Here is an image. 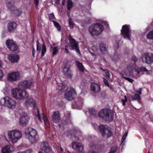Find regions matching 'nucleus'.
I'll return each mask as SVG.
<instances>
[{"mask_svg":"<svg viewBox=\"0 0 153 153\" xmlns=\"http://www.w3.org/2000/svg\"><path fill=\"white\" fill-rule=\"evenodd\" d=\"M32 82L31 80H25L20 82L18 85L19 88H15L12 89L11 94L13 97L16 99L22 100L28 97V93L25 90H22L19 88L24 89L30 88L31 87Z\"/></svg>","mask_w":153,"mask_h":153,"instance_id":"1","label":"nucleus"},{"mask_svg":"<svg viewBox=\"0 0 153 153\" xmlns=\"http://www.w3.org/2000/svg\"><path fill=\"white\" fill-rule=\"evenodd\" d=\"M99 117L106 121H112L114 118L112 111L109 109L104 108L102 109L98 113Z\"/></svg>","mask_w":153,"mask_h":153,"instance_id":"2","label":"nucleus"},{"mask_svg":"<svg viewBox=\"0 0 153 153\" xmlns=\"http://www.w3.org/2000/svg\"><path fill=\"white\" fill-rule=\"evenodd\" d=\"M104 27L102 25L97 23L89 27L88 31L92 36H98L101 33Z\"/></svg>","mask_w":153,"mask_h":153,"instance_id":"3","label":"nucleus"},{"mask_svg":"<svg viewBox=\"0 0 153 153\" xmlns=\"http://www.w3.org/2000/svg\"><path fill=\"white\" fill-rule=\"evenodd\" d=\"M69 40L71 44L70 45H65V51L66 53H68L69 51L68 48V47H71L69 49L70 50H75V51L78 53H80V51L79 50V45L76 43V40L73 39L72 37L69 35L68 36Z\"/></svg>","mask_w":153,"mask_h":153,"instance_id":"4","label":"nucleus"},{"mask_svg":"<svg viewBox=\"0 0 153 153\" xmlns=\"http://www.w3.org/2000/svg\"><path fill=\"white\" fill-rule=\"evenodd\" d=\"M25 133L31 143H36L37 142L36 136L37 132L36 130L31 127H28L25 129Z\"/></svg>","mask_w":153,"mask_h":153,"instance_id":"5","label":"nucleus"},{"mask_svg":"<svg viewBox=\"0 0 153 153\" xmlns=\"http://www.w3.org/2000/svg\"><path fill=\"white\" fill-rule=\"evenodd\" d=\"M8 136L10 140L12 143H15L22 137V134L21 131L17 129L9 131Z\"/></svg>","mask_w":153,"mask_h":153,"instance_id":"6","label":"nucleus"},{"mask_svg":"<svg viewBox=\"0 0 153 153\" xmlns=\"http://www.w3.org/2000/svg\"><path fill=\"white\" fill-rule=\"evenodd\" d=\"M76 96V93L74 89L70 88L66 91L65 94V97L69 100L74 99Z\"/></svg>","mask_w":153,"mask_h":153,"instance_id":"7","label":"nucleus"},{"mask_svg":"<svg viewBox=\"0 0 153 153\" xmlns=\"http://www.w3.org/2000/svg\"><path fill=\"white\" fill-rule=\"evenodd\" d=\"M5 45L10 51L15 53L18 52L19 50L18 46L14 43L13 40L8 39L6 41Z\"/></svg>","mask_w":153,"mask_h":153,"instance_id":"8","label":"nucleus"},{"mask_svg":"<svg viewBox=\"0 0 153 153\" xmlns=\"http://www.w3.org/2000/svg\"><path fill=\"white\" fill-rule=\"evenodd\" d=\"M131 30L128 26L127 25H123L121 30V33L124 38H127L131 40Z\"/></svg>","mask_w":153,"mask_h":153,"instance_id":"9","label":"nucleus"},{"mask_svg":"<svg viewBox=\"0 0 153 153\" xmlns=\"http://www.w3.org/2000/svg\"><path fill=\"white\" fill-rule=\"evenodd\" d=\"M99 131L103 137H106L108 138L112 135V133L111 131L108 128L105 127L104 125H100L99 126Z\"/></svg>","mask_w":153,"mask_h":153,"instance_id":"10","label":"nucleus"},{"mask_svg":"<svg viewBox=\"0 0 153 153\" xmlns=\"http://www.w3.org/2000/svg\"><path fill=\"white\" fill-rule=\"evenodd\" d=\"M142 61L143 63L151 64L153 63V54L144 53L143 55Z\"/></svg>","mask_w":153,"mask_h":153,"instance_id":"11","label":"nucleus"},{"mask_svg":"<svg viewBox=\"0 0 153 153\" xmlns=\"http://www.w3.org/2000/svg\"><path fill=\"white\" fill-rule=\"evenodd\" d=\"M4 99V104L9 108L13 109L16 106V102L11 98L8 97H5Z\"/></svg>","mask_w":153,"mask_h":153,"instance_id":"12","label":"nucleus"},{"mask_svg":"<svg viewBox=\"0 0 153 153\" xmlns=\"http://www.w3.org/2000/svg\"><path fill=\"white\" fill-rule=\"evenodd\" d=\"M20 75L17 72H14L8 74L7 80L10 82H14L17 81L19 78Z\"/></svg>","mask_w":153,"mask_h":153,"instance_id":"13","label":"nucleus"},{"mask_svg":"<svg viewBox=\"0 0 153 153\" xmlns=\"http://www.w3.org/2000/svg\"><path fill=\"white\" fill-rule=\"evenodd\" d=\"M70 69V66L67 64L64 65L62 69V71L64 75L67 78L71 79L72 77L71 71Z\"/></svg>","mask_w":153,"mask_h":153,"instance_id":"14","label":"nucleus"},{"mask_svg":"<svg viewBox=\"0 0 153 153\" xmlns=\"http://www.w3.org/2000/svg\"><path fill=\"white\" fill-rule=\"evenodd\" d=\"M36 114L38 119L40 121H41L43 119L46 126H47L49 125V122L48 118L44 114L41 113L40 114L39 111L38 109H37Z\"/></svg>","mask_w":153,"mask_h":153,"instance_id":"15","label":"nucleus"},{"mask_svg":"<svg viewBox=\"0 0 153 153\" xmlns=\"http://www.w3.org/2000/svg\"><path fill=\"white\" fill-rule=\"evenodd\" d=\"M72 148L77 150L78 152L82 153L84 150L83 146L80 143L74 142L72 143Z\"/></svg>","mask_w":153,"mask_h":153,"instance_id":"16","label":"nucleus"},{"mask_svg":"<svg viewBox=\"0 0 153 153\" xmlns=\"http://www.w3.org/2000/svg\"><path fill=\"white\" fill-rule=\"evenodd\" d=\"M36 102L32 97H29L27 99L25 102L26 107H33L34 108L36 107Z\"/></svg>","mask_w":153,"mask_h":153,"instance_id":"17","label":"nucleus"},{"mask_svg":"<svg viewBox=\"0 0 153 153\" xmlns=\"http://www.w3.org/2000/svg\"><path fill=\"white\" fill-rule=\"evenodd\" d=\"M29 119V117L27 115H23L19 119V124L21 126H25L28 124Z\"/></svg>","mask_w":153,"mask_h":153,"instance_id":"18","label":"nucleus"},{"mask_svg":"<svg viewBox=\"0 0 153 153\" xmlns=\"http://www.w3.org/2000/svg\"><path fill=\"white\" fill-rule=\"evenodd\" d=\"M51 118L54 123H59L61 120L59 111H54L52 115Z\"/></svg>","mask_w":153,"mask_h":153,"instance_id":"19","label":"nucleus"},{"mask_svg":"<svg viewBox=\"0 0 153 153\" xmlns=\"http://www.w3.org/2000/svg\"><path fill=\"white\" fill-rule=\"evenodd\" d=\"M6 6L8 9L12 11L14 10L15 9V7L14 6L15 1L14 0H6Z\"/></svg>","mask_w":153,"mask_h":153,"instance_id":"20","label":"nucleus"},{"mask_svg":"<svg viewBox=\"0 0 153 153\" xmlns=\"http://www.w3.org/2000/svg\"><path fill=\"white\" fill-rule=\"evenodd\" d=\"M17 25L15 22H10L7 25V30L9 32H13L16 29Z\"/></svg>","mask_w":153,"mask_h":153,"instance_id":"21","label":"nucleus"},{"mask_svg":"<svg viewBox=\"0 0 153 153\" xmlns=\"http://www.w3.org/2000/svg\"><path fill=\"white\" fill-rule=\"evenodd\" d=\"M91 90L94 92L98 93L100 91V85L95 83H91Z\"/></svg>","mask_w":153,"mask_h":153,"instance_id":"22","label":"nucleus"},{"mask_svg":"<svg viewBox=\"0 0 153 153\" xmlns=\"http://www.w3.org/2000/svg\"><path fill=\"white\" fill-rule=\"evenodd\" d=\"M14 150V148L13 146L8 145L5 146L2 149V153H11Z\"/></svg>","mask_w":153,"mask_h":153,"instance_id":"23","label":"nucleus"},{"mask_svg":"<svg viewBox=\"0 0 153 153\" xmlns=\"http://www.w3.org/2000/svg\"><path fill=\"white\" fill-rule=\"evenodd\" d=\"M99 48L101 53L103 54H105L108 53V49L106 48L105 44L102 43H100Z\"/></svg>","mask_w":153,"mask_h":153,"instance_id":"24","label":"nucleus"},{"mask_svg":"<svg viewBox=\"0 0 153 153\" xmlns=\"http://www.w3.org/2000/svg\"><path fill=\"white\" fill-rule=\"evenodd\" d=\"M8 59L12 62H17L19 59V56L18 55L10 54L8 55Z\"/></svg>","mask_w":153,"mask_h":153,"instance_id":"25","label":"nucleus"},{"mask_svg":"<svg viewBox=\"0 0 153 153\" xmlns=\"http://www.w3.org/2000/svg\"><path fill=\"white\" fill-rule=\"evenodd\" d=\"M77 130L76 129H74L71 130L69 131L68 132V137L70 136V137L73 138L74 137H75V134H76Z\"/></svg>","mask_w":153,"mask_h":153,"instance_id":"26","label":"nucleus"},{"mask_svg":"<svg viewBox=\"0 0 153 153\" xmlns=\"http://www.w3.org/2000/svg\"><path fill=\"white\" fill-rule=\"evenodd\" d=\"M71 114L69 113H68L67 114V117L65 120L63 121L62 123L63 124L67 125L71 123V121L70 118Z\"/></svg>","mask_w":153,"mask_h":153,"instance_id":"27","label":"nucleus"},{"mask_svg":"<svg viewBox=\"0 0 153 153\" xmlns=\"http://www.w3.org/2000/svg\"><path fill=\"white\" fill-rule=\"evenodd\" d=\"M76 63L77 67L79 70L81 72H83L85 70V68L82 63L79 61H76Z\"/></svg>","mask_w":153,"mask_h":153,"instance_id":"28","label":"nucleus"},{"mask_svg":"<svg viewBox=\"0 0 153 153\" xmlns=\"http://www.w3.org/2000/svg\"><path fill=\"white\" fill-rule=\"evenodd\" d=\"M90 115L96 117H97V111L94 108H90L88 109Z\"/></svg>","mask_w":153,"mask_h":153,"instance_id":"29","label":"nucleus"},{"mask_svg":"<svg viewBox=\"0 0 153 153\" xmlns=\"http://www.w3.org/2000/svg\"><path fill=\"white\" fill-rule=\"evenodd\" d=\"M83 102L84 100L82 98L79 97L78 101L76 102V104L78 107L82 108L83 105Z\"/></svg>","mask_w":153,"mask_h":153,"instance_id":"30","label":"nucleus"},{"mask_svg":"<svg viewBox=\"0 0 153 153\" xmlns=\"http://www.w3.org/2000/svg\"><path fill=\"white\" fill-rule=\"evenodd\" d=\"M67 8L70 11L73 6V2L72 0H67Z\"/></svg>","mask_w":153,"mask_h":153,"instance_id":"31","label":"nucleus"},{"mask_svg":"<svg viewBox=\"0 0 153 153\" xmlns=\"http://www.w3.org/2000/svg\"><path fill=\"white\" fill-rule=\"evenodd\" d=\"M12 11L13 12L14 14L16 16H20L22 12L21 9H16V7L15 9L14 10Z\"/></svg>","mask_w":153,"mask_h":153,"instance_id":"32","label":"nucleus"},{"mask_svg":"<svg viewBox=\"0 0 153 153\" xmlns=\"http://www.w3.org/2000/svg\"><path fill=\"white\" fill-rule=\"evenodd\" d=\"M46 48L44 43H43L42 46V49L41 51V57H43L45 55L46 51Z\"/></svg>","mask_w":153,"mask_h":153,"instance_id":"33","label":"nucleus"},{"mask_svg":"<svg viewBox=\"0 0 153 153\" xmlns=\"http://www.w3.org/2000/svg\"><path fill=\"white\" fill-rule=\"evenodd\" d=\"M117 149L118 147L117 145L113 146L111 147L108 153H115L117 151Z\"/></svg>","mask_w":153,"mask_h":153,"instance_id":"34","label":"nucleus"},{"mask_svg":"<svg viewBox=\"0 0 153 153\" xmlns=\"http://www.w3.org/2000/svg\"><path fill=\"white\" fill-rule=\"evenodd\" d=\"M146 38L149 39H153V30L150 31L147 34Z\"/></svg>","mask_w":153,"mask_h":153,"instance_id":"35","label":"nucleus"},{"mask_svg":"<svg viewBox=\"0 0 153 153\" xmlns=\"http://www.w3.org/2000/svg\"><path fill=\"white\" fill-rule=\"evenodd\" d=\"M36 50L38 52V53H39L41 51V45L39 40H37L36 42Z\"/></svg>","mask_w":153,"mask_h":153,"instance_id":"36","label":"nucleus"},{"mask_svg":"<svg viewBox=\"0 0 153 153\" xmlns=\"http://www.w3.org/2000/svg\"><path fill=\"white\" fill-rule=\"evenodd\" d=\"M127 134L128 132H126L125 133L122 137L121 141V145H122L123 146L125 145L124 141L127 136Z\"/></svg>","mask_w":153,"mask_h":153,"instance_id":"37","label":"nucleus"},{"mask_svg":"<svg viewBox=\"0 0 153 153\" xmlns=\"http://www.w3.org/2000/svg\"><path fill=\"white\" fill-rule=\"evenodd\" d=\"M51 47L53 51V53L52 54L53 56L55 55L58 52V47H53L51 45Z\"/></svg>","mask_w":153,"mask_h":153,"instance_id":"38","label":"nucleus"},{"mask_svg":"<svg viewBox=\"0 0 153 153\" xmlns=\"http://www.w3.org/2000/svg\"><path fill=\"white\" fill-rule=\"evenodd\" d=\"M53 22L54 23V25L56 27L57 30L59 31H60L61 30V27L59 23L54 21H53Z\"/></svg>","mask_w":153,"mask_h":153,"instance_id":"39","label":"nucleus"},{"mask_svg":"<svg viewBox=\"0 0 153 153\" xmlns=\"http://www.w3.org/2000/svg\"><path fill=\"white\" fill-rule=\"evenodd\" d=\"M131 98L133 100H135L136 99L140 100V95L138 94H135L134 95V97H132Z\"/></svg>","mask_w":153,"mask_h":153,"instance_id":"40","label":"nucleus"},{"mask_svg":"<svg viewBox=\"0 0 153 153\" xmlns=\"http://www.w3.org/2000/svg\"><path fill=\"white\" fill-rule=\"evenodd\" d=\"M68 23L70 28L71 29L73 28L74 27V24L71 18L69 19Z\"/></svg>","mask_w":153,"mask_h":153,"instance_id":"41","label":"nucleus"},{"mask_svg":"<svg viewBox=\"0 0 153 153\" xmlns=\"http://www.w3.org/2000/svg\"><path fill=\"white\" fill-rule=\"evenodd\" d=\"M49 18L50 21L52 19H54L55 18L53 13H51L49 16Z\"/></svg>","mask_w":153,"mask_h":153,"instance_id":"42","label":"nucleus"},{"mask_svg":"<svg viewBox=\"0 0 153 153\" xmlns=\"http://www.w3.org/2000/svg\"><path fill=\"white\" fill-rule=\"evenodd\" d=\"M125 99H122L121 101L123 102V106H124L126 105V102H127V97L126 96H124Z\"/></svg>","mask_w":153,"mask_h":153,"instance_id":"43","label":"nucleus"},{"mask_svg":"<svg viewBox=\"0 0 153 153\" xmlns=\"http://www.w3.org/2000/svg\"><path fill=\"white\" fill-rule=\"evenodd\" d=\"M123 78L125 79L126 80H127L128 81H129L131 83H132L134 81V80L133 79H131L129 78H128L126 77H124L123 76Z\"/></svg>","mask_w":153,"mask_h":153,"instance_id":"44","label":"nucleus"},{"mask_svg":"<svg viewBox=\"0 0 153 153\" xmlns=\"http://www.w3.org/2000/svg\"><path fill=\"white\" fill-rule=\"evenodd\" d=\"M103 82L105 85L107 86H109V84L108 83V80L105 78H103Z\"/></svg>","mask_w":153,"mask_h":153,"instance_id":"45","label":"nucleus"},{"mask_svg":"<svg viewBox=\"0 0 153 153\" xmlns=\"http://www.w3.org/2000/svg\"><path fill=\"white\" fill-rule=\"evenodd\" d=\"M132 60L134 62H136L137 60V57L135 56H132Z\"/></svg>","mask_w":153,"mask_h":153,"instance_id":"46","label":"nucleus"},{"mask_svg":"<svg viewBox=\"0 0 153 153\" xmlns=\"http://www.w3.org/2000/svg\"><path fill=\"white\" fill-rule=\"evenodd\" d=\"M36 52V50L34 47L33 46L32 47V56L34 57Z\"/></svg>","mask_w":153,"mask_h":153,"instance_id":"47","label":"nucleus"},{"mask_svg":"<svg viewBox=\"0 0 153 153\" xmlns=\"http://www.w3.org/2000/svg\"><path fill=\"white\" fill-rule=\"evenodd\" d=\"M140 70L142 71L148 72V70L146 68L142 67L140 68Z\"/></svg>","mask_w":153,"mask_h":153,"instance_id":"48","label":"nucleus"},{"mask_svg":"<svg viewBox=\"0 0 153 153\" xmlns=\"http://www.w3.org/2000/svg\"><path fill=\"white\" fill-rule=\"evenodd\" d=\"M105 75L107 76V78H108L110 77L111 74L109 72L107 71L105 72Z\"/></svg>","mask_w":153,"mask_h":153,"instance_id":"49","label":"nucleus"},{"mask_svg":"<svg viewBox=\"0 0 153 153\" xmlns=\"http://www.w3.org/2000/svg\"><path fill=\"white\" fill-rule=\"evenodd\" d=\"M4 76V74L2 71L0 69V79L2 78Z\"/></svg>","mask_w":153,"mask_h":153,"instance_id":"50","label":"nucleus"},{"mask_svg":"<svg viewBox=\"0 0 153 153\" xmlns=\"http://www.w3.org/2000/svg\"><path fill=\"white\" fill-rule=\"evenodd\" d=\"M34 4L36 6H38L39 5V0H34Z\"/></svg>","mask_w":153,"mask_h":153,"instance_id":"51","label":"nucleus"},{"mask_svg":"<svg viewBox=\"0 0 153 153\" xmlns=\"http://www.w3.org/2000/svg\"><path fill=\"white\" fill-rule=\"evenodd\" d=\"M32 150L31 149H27L26 151H25V153H31V152H32Z\"/></svg>","mask_w":153,"mask_h":153,"instance_id":"52","label":"nucleus"},{"mask_svg":"<svg viewBox=\"0 0 153 153\" xmlns=\"http://www.w3.org/2000/svg\"><path fill=\"white\" fill-rule=\"evenodd\" d=\"M60 0H55V3L57 5H59L60 4Z\"/></svg>","mask_w":153,"mask_h":153,"instance_id":"53","label":"nucleus"},{"mask_svg":"<svg viewBox=\"0 0 153 153\" xmlns=\"http://www.w3.org/2000/svg\"><path fill=\"white\" fill-rule=\"evenodd\" d=\"M137 92L138 93V94H142V88H139V90L137 91Z\"/></svg>","mask_w":153,"mask_h":153,"instance_id":"54","label":"nucleus"},{"mask_svg":"<svg viewBox=\"0 0 153 153\" xmlns=\"http://www.w3.org/2000/svg\"><path fill=\"white\" fill-rule=\"evenodd\" d=\"M115 43L117 45V48L118 49L119 48V42L117 40H116Z\"/></svg>","mask_w":153,"mask_h":153,"instance_id":"55","label":"nucleus"},{"mask_svg":"<svg viewBox=\"0 0 153 153\" xmlns=\"http://www.w3.org/2000/svg\"><path fill=\"white\" fill-rule=\"evenodd\" d=\"M107 86L112 91L114 90V88L111 85H109V86Z\"/></svg>","mask_w":153,"mask_h":153,"instance_id":"56","label":"nucleus"},{"mask_svg":"<svg viewBox=\"0 0 153 153\" xmlns=\"http://www.w3.org/2000/svg\"><path fill=\"white\" fill-rule=\"evenodd\" d=\"M60 153H65V152H64L63 151V149L61 147H60Z\"/></svg>","mask_w":153,"mask_h":153,"instance_id":"57","label":"nucleus"},{"mask_svg":"<svg viewBox=\"0 0 153 153\" xmlns=\"http://www.w3.org/2000/svg\"><path fill=\"white\" fill-rule=\"evenodd\" d=\"M118 57H117V58H114V57H113L112 58V60H114V61H116L118 59Z\"/></svg>","mask_w":153,"mask_h":153,"instance_id":"58","label":"nucleus"},{"mask_svg":"<svg viewBox=\"0 0 153 153\" xmlns=\"http://www.w3.org/2000/svg\"><path fill=\"white\" fill-rule=\"evenodd\" d=\"M65 0H62V5H64L65 4Z\"/></svg>","mask_w":153,"mask_h":153,"instance_id":"59","label":"nucleus"},{"mask_svg":"<svg viewBox=\"0 0 153 153\" xmlns=\"http://www.w3.org/2000/svg\"><path fill=\"white\" fill-rule=\"evenodd\" d=\"M104 23L105 25H107L108 26V25L106 22H104Z\"/></svg>","mask_w":153,"mask_h":153,"instance_id":"60","label":"nucleus"},{"mask_svg":"<svg viewBox=\"0 0 153 153\" xmlns=\"http://www.w3.org/2000/svg\"><path fill=\"white\" fill-rule=\"evenodd\" d=\"M89 153H98V152H96L94 151H93L91 152H90Z\"/></svg>","mask_w":153,"mask_h":153,"instance_id":"61","label":"nucleus"},{"mask_svg":"<svg viewBox=\"0 0 153 153\" xmlns=\"http://www.w3.org/2000/svg\"><path fill=\"white\" fill-rule=\"evenodd\" d=\"M93 144V143H90V146L91 147V144H92V146H92V148H93V146H94V145Z\"/></svg>","mask_w":153,"mask_h":153,"instance_id":"62","label":"nucleus"},{"mask_svg":"<svg viewBox=\"0 0 153 153\" xmlns=\"http://www.w3.org/2000/svg\"><path fill=\"white\" fill-rule=\"evenodd\" d=\"M17 153H25V152H18Z\"/></svg>","mask_w":153,"mask_h":153,"instance_id":"63","label":"nucleus"},{"mask_svg":"<svg viewBox=\"0 0 153 153\" xmlns=\"http://www.w3.org/2000/svg\"><path fill=\"white\" fill-rule=\"evenodd\" d=\"M38 153H43L42 152H39Z\"/></svg>","mask_w":153,"mask_h":153,"instance_id":"64","label":"nucleus"}]
</instances>
